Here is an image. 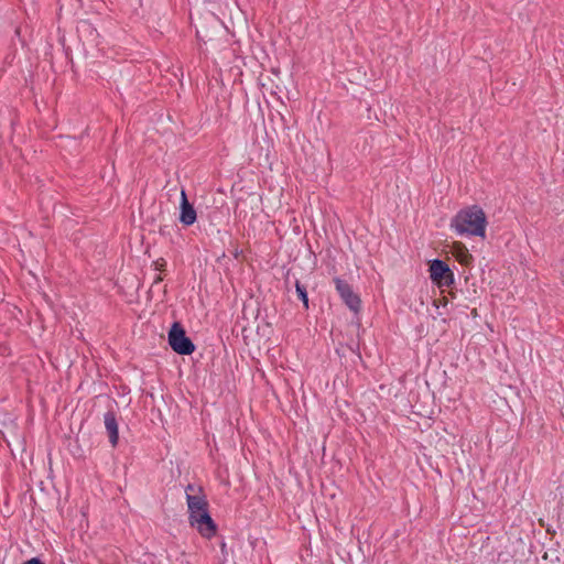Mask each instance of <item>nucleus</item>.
I'll list each match as a JSON object with an SVG mask.
<instances>
[{
    "instance_id": "16",
    "label": "nucleus",
    "mask_w": 564,
    "mask_h": 564,
    "mask_svg": "<svg viewBox=\"0 0 564 564\" xmlns=\"http://www.w3.org/2000/svg\"><path fill=\"white\" fill-rule=\"evenodd\" d=\"M225 549H226V544L223 542V543H221V551L224 552V551H225Z\"/></svg>"
},
{
    "instance_id": "13",
    "label": "nucleus",
    "mask_w": 564,
    "mask_h": 564,
    "mask_svg": "<svg viewBox=\"0 0 564 564\" xmlns=\"http://www.w3.org/2000/svg\"><path fill=\"white\" fill-rule=\"evenodd\" d=\"M185 491H186V496H187V495H193L192 492H194V491H195V486H194V485H192V484L187 485V487H186Z\"/></svg>"
},
{
    "instance_id": "10",
    "label": "nucleus",
    "mask_w": 564,
    "mask_h": 564,
    "mask_svg": "<svg viewBox=\"0 0 564 564\" xmlns=\"http://www.w3.org/2000/svg\"><path fill=\"white\" fill-rule=\"evenodd\" d=\"M295 291L299 300L303 303L305 310H308V294L306 291V286L302 284L299 280L295 281Z\"/></svg>"
},
{
    "instance_id": "8",
    "label": "nucleus",
    "mask_w": 564,
    "mask_h": 564,
    "mask_svg": "<svg viewBox=\"0 0 564 564\" xmlns=\"http://www.w3.org/2000/svg\"><path fill=\"white\" fill-rule=\"evenodd\" d=\"M104 423L109 437V442L112 447H116L119 441V430L116 413L113 411H107L104 415Z\"/></svg>"
},
{
    "instance_id": "11",
    "label": "nucleus",
    "mask_w": 564,
    "mask_h": 564,
    "mask_svg": "<svg viewBox=\"0 0 564 564\" xmlns=\"http://www.w3.org/2000/svg\"><path fill=\"white\" fill-rule=\"evenodd\" d=\"M154 265H155V270L158 271H164L165 268H166V261L163 259V258H160L158 259L155 262H154Z\"/></svg>"
},
{
    "instance_id": "9",
    "label": "nucleus",
    "mask_w": 564,
    "mask_h": 564,
    "mask_svg": "<svg viewBox=\"0 0 564 564\" xmlns=\"http://www.w3.org/2000/svg\"><path fill=\"white\" fill-rule=\"evenodd\" d=\"M455 257L463 265H469L473 261V256L463 242H454Z\"/></svg>"
},
{
    "instance_id": "14",
    "label": "nucleus",
    "mask_w": 564,
    "mask_h": 564,
    "mask_svg": "<svg viewBox=\"0 0 564 564\" xmlns=\"http://www.w3.org/2000/svg\"><path fill=\"white\" fill-rule=\"evenodd\" d=\"M162 280H163V278L161 275H156L154 278L153 284L160 283Z\"/></svg>"
},
{
    "instance_id": "7",
    "label": "nucleus",
    "mask_w": 564,
    "mask_h": 564,
    "mask_svg": "<svg viewBox=\"0 0 564 564\" xmlns=\"http://www.w3.org/2000/svg\"><path fill=\"white\" fill-rule=\"evenodd\" d=\"M197 219L196 209L188 202L187 195L184 189L181 192V203H180V221L184 226H192Z\"/></svg>"
},
{
    "instance_id": "2",
    "label": "nucleus",
    "mask_w": 564,
    "mask_h": 564,
    "mask_svg": "<svg viewBox=\"0 0 564 564\" xmlns=\"http://www.w3.org/2000/svg\"><path fill=\"white\" fill-rule=\"evenodd\" d=\"M167 341L172 350L178 355H191L196 346L186 335L184 326L180 322H174L167 333Z\"/></svg>"
},
{
    "instance_id": "3",
    "label": "nucleus",
    "mask_w": 564,
    "mask_h": 564,
    "mask_svg": "<svg viewBox=\"0 0 564 564\" xmlns=\"http://www.w3.org/2000/svg\"><path fill=\"white\" fill-rule=\"evenodd\" d=\"M430 279L438 286H451L455 283L454 273L446 262L441 259L430 261Z\"/></svg>"
},
{
    "instance_id": "12",
    "label": "nucleus",
    "mask_w": 564,
    "mask_h": 564,
    "mask_svg": "<svg viewBox=\"0 0 564 564\" xmlns=\"http://www.w3.org/2000/svg\"><path fill=\"white\" fill-rule=\"evenodd\" d=\"M22 564H44L39 557H32Z\"/></svg>"
},
{
    "instance_id": "15",
    "label": "nucleus",
    "mask_w": 564,
    "mask_h": 564,
    "mask_svg": "<svg viewBox=\"0 0 564 564\" xmlns=\"http://www.w3.org/2000/svg\"><path fill=\"white\" fill-rule=\"evenodd\" d=\"M239 254H240V251L238 249H236L234 252L235 258L237 259L239 257Z\"/></svg>"
},
{
    "instance_id": "5",
    "label": "nucleus",
    "mask_w": 564,
    "mask_h": 564,
    "mask_svg": "<svg viewBox=\"0 0 564 564\" xmlns=\"http://www.w3.org/2000/svg\"><path fill=\"white\" fill-rule=\"evenodd\" d=\"M191 527L196 528L199 534L205 539H212L217 533V524L213 520L209 511L203 512L202 514L192 516L188 520Z\"/></svg>"
},
{
    "instance_id": "4",
    "label": "nucleus",
    "mask_w": 564,
    "mask_h": 564,
    "mask_svg": "<svg viewBox=\"0 0 564 564\" xmlns=\"http://www.w3.org/2000/svg\"><path fill=\"white\" fill-rule=\"evenodd\" d=\"M336 291L338 292L343 302L354 313H358L361 310V300L357 293L354 292L352 286L340 278H334Z\"/></svg>"
},
{
    "instance_id": "6",
    "label": "nucleus",
    "mask_w": 564,
    "mask_h": 564,
    "mask_svg": "<svg viewBox=\"0 0 564 564\" xmlns=\"http://www.w3.org/2000/svg\"><path fill=\"white\" fill-rule=\"evenodd\" d=\"M197 491L199 494L197 495H187L186 501H187V508H188V520L192 519V516H198L203 512L208 511V502L206 500L205 495H203V488L198 487Z\"/></svg>"
},
{
    "instance_id": "1",
    "label": "nucleus",
    "mask_w": 564,
    "mask_h": 564,
    "mask_svg": "<svg viewBox=\"0 0 564 564\" xmlns=\"http://www.w3.org/2000/svg\"><path fill=\"white\" fill-rule=\"evenodd\" d=\"M487 216L479 205L462 208L451 220V228L458 236L486 237Z\"/></svg>"
}]
</instances>
